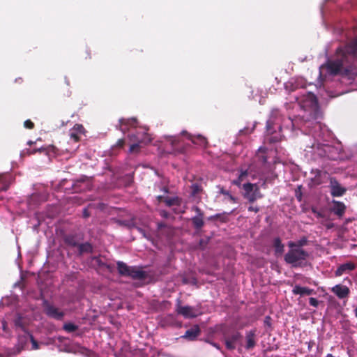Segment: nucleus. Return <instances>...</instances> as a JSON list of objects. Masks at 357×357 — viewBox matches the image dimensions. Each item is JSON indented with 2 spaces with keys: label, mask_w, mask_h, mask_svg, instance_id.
Returning a JSON list of instances; mask_svg holds the SVG:
<instances>
[{
  "label": "nucleus",
  "mask_w": 357,
  "mask_h": 357,
  "mask_svg": "<svg viewBox=\"0 0 357 357\" xmlns=\"http://www.w3.org/2000/svg\"><path fill=\"white\" fill-rule=\"evenodd\" d=\"M82 215H83V217H84V218H89V217L90 216V215H91V214H90V213H89V211H88V209H87V208H84V209L83 210V214H82Z\"/></svg>",
  "instance_id": "nucleus-47"
},
{
  "label": "nucleus",
  "mask_w": 357,
  "mask_h": 357,
  "mask_svg": "<svg viewBox=\"0 0 357 357\" xmlns=\"http://www.w3.org/2000/svg\"><path fill=\"white\" fill-rule=\"evenodd\" d=\"M220 219L222 222H225V218L222 217L221 214H215L208 218L209 220H214Z\"/></svg>",
  "instance_id": "nucleus-38"
},
{
  "label": "nucleus",
  "mask_w": 357,
  "mask_h": 357,
  "mask_svg": "<svg viewBox=\"0 0 357 357\" xmlns=\"http://www.w3.org/2000/svg\"><path fill=\"white\" fill-rule=\"evenodd\" d=\"M45 314L50 318L56 320H62L64 317L65 313L63 311L59 310L54 305L45 300L43 303Z\"/></svg>",
  "instance_id": "nucleus-4"
},
{
  "label": "nucleus",
  "mask_w": 357,
  "mask_h": 357,
  "mask_svg": "<svg viewBox=\"0 0 357 357\" xmlns=\"http://www.w3.org/2000/svg\"><path fill=\"white\" fill-rule=\"evenodd\" d=\"M166 197H163L162 195H159L157 197V199L159 201V202H164V199H165Z\"/></svg>",
  "instance_id": "nucleus-53"
},
{
  "label": "nucleus",
  "mask_w": 357,
  "mask_h": 357,
  "mask_svg": "<svg viewBox=\"0 0 357 357\" xmlns=\"http://www.w3.org/2000/svg\"><path fill=\"white\" fill-rule=\"evenodd\" d=\"M355 268V266L352 263H346L340 266L335 271V276H340L347 271H351Z\"/></svg>",
  "instance_id": "nucleus-21"
},
{
  "label": "nucleus",
  "mask_w": 357,
  "mask_h": 357,
  "mask_svg": "<svg viewBox=\"0 0 357 357\" xmlns=\"http://www.w3.org/2000/svg\"><path fill=\"white\" fill-rule=\"evenodd\" d=\"M208 240H206V239H204V238L200 239V240H199V248H200L202 250H204V249L206 248V245L208 244Z\"/></svg>",
  "instance_id": "nucleus-40"
},
{
  "label": "nucleus",
  "mask_w": 357,
  "mask_h": 357,
  "mask_svg": "<svg viewBox=\"0 0 357 357\" xmlns=\"http://www.w3.org/2000/svg\"><path fill=\"white\" fill-rule=\"evenodd\" d=\"M247 171L242 172L241 174L239 175L238 178L236 180H234L233 181V183L236 185L240 186L241 182L243 181L244 177L247 176Z\"/></svg>",
  "instance_id": "nucleus-33"
},
{
  "label": "nucleus",
  "mask_w": 357,
  "mask_h": 357,
  "mask_svg": "<svg viewBox=\"0 0 357 357\" xmlns=\"http://www.w3.org/2000/svg\"><path fill=\"white\" fill-rule=\"evenodd\" d=\"M213 347H216L217 349H219V346L216 343H213Z\"/></svg>",
  "instance_id": "nucleus-57"
},
{
  "label": "nucleus",
  "mask_w": 357,
  "mask_h": 357,
  "mask_svg": "<svg viewBox=\"0 0 357 357\" xmlns=\"http://www.w3.org/2000/svg\"><path fill=\"white\" fill-rule=\"evenodd\" d=\"M63 329L68 333H73L78 329V326L72 323H67L63 325Z\"/></svg>",
  "instance_id": "nucleus-32"
},
{
  "label": "nucleus",
  "mask_w": 357,
  "mask_h": 357,
  "mask_svg": "<svg viewBox=\"0 0 357 357\" xmlns=\"http://www.w3.org/2000/svg\"><path fill=\"white\" fill-rule=\"evenodd\" d=\"M192 211H195L197 215L191 218V221L194 228L197 230L201 229L204 225V212L197 206L192 208Z\"/></svg>",
  "instance_id": "nucleus-8"
},
{
  "label": "nucleus",
  "mask_w": 357,
  "mask_h": 357,
  "mask_svg": "<svg viewBox=\"0 0 357 357\" xmlns=\"http://www.w3.org/2000/svg\"><path fill=\"white\" fill-rule=\"evenodd\" d=\"M310 255L308 252L300 248H289L284 257V261L291 267H304Z\"/></svg>",
  "instance_id": "nucleus-2"
},
{
  "label": "nucleus",
  "mask_w": 357,
  "mask_h": 357,
  "mask_svg": "<svg viewBox=\"0 0 357 357\" xmlns=\"http://www.w3.org/2000/svg\"><path fill=\"white\" fill-rule=\"evenodd\" d=\"M354 312L356 316H357V308L354 309Z\"/></svg>",
  "instance_id": "nucleus-59"
},
{
  "label": "nucleus",
  "mask_w": 357,
  "mask_h": 357,
  "mask_svg": "<svg viewBox=\"0 0 357 357\" xmlns=\"http://www.w3.org/2000/svg\"><path fill=\"white\" fill-rule=\"evenodd\" d=\"M162 190L165 193H169V188L167 187H163Z\"/></svg>",
  "instance_id": "nucleus-54"
},
{
  "label": "nucleus",
  "mask_w": 357,
  "mask_h": 357,
  "mask_svg": "<svg viewBox=\"0 0 357 357\" xmlns=\"http://www.w3.org/2000/svg\"><path fill=\"white\" fill-rule=\"evenodd\" d=\"M10 185V181L3 178L1 175H0V191H6Z\"/></svg>",
  "instance_id": "nucleus-29"
},
{
  "label": "nucleus",
  "mask_w": 357,
  "mask_h": 357,
  "mask_svg": "<svg viewBox=\"0 0 357 357\" xmlns=\"http://www.w3.org/2000/svg\"><path fill=\"white\" fill-rule=\"evenodd\" d=\"M248 211H254L255 213H257L259 211V208L257 207V206H250L248 207Z\"/></svg>",
  "instance_id": "nucleus-48"
},
{
  "label": "nucleus",
  "mask_w": 357,
  "mask_h": 357,
  "mask_svg": "<svg viewBox=\"0 0 357 357\" xmlns=\"http://www.w3.org/2000/svg\"><path fill=\"white\" fill-rule=\"evenodd\" d=\"M271 317L269 316H267L265 317V320H264V323L268 326L271 325V323H270V321H271Z\"/></svg>",
  "instance_id": "nucleus-51"
},
{
  "label": "nucleus",
  "mask_w": 357,
  "mask_h": 357,
  "mask_svg": "<svg viewBox=\"0 0 357 357\" xmlns=\"http://www.w3.org/2000/svg\"><path fill=\"white\" fill-rule=\"evenodd\" d=\"M24 126L27 129H33L34 123L30 119H27L24 122Z\"/></svg>",
  "instance_id": "nucleus-37"
},
{
  "label": "nucleus",
  "mask_w": 357,
  "mask_h": 357,
  "mask_svg": "<svg viewBox=\"0 0 357 357\" xmlns=\"http://www.w3.org/2000/svg\"><path fill=\"white\" fill-rule=\"evenodd\" d=\"M131 266H128L123 261L117 262V270L119 273L123 276H128Z\"/></svg>",
  "instance_id": "nucleus-23"
},
{
  "label": "nucleus",
  "mask_w": 357,
  "mask_h": 357,
  "mask_svg": "<svg viewBox=\"0 0 357 357\" xmlns=\"http://www.w3.org/2000/svg\"><path fill=\"white\" fill-rule=\"evenodd\" d=\"M176 311L178 314H181L185 318H195L198 314L196 312L195 307L192 306H182L181 301L178 300Z\"/></svg>",
  "instance_id": "nucleus-5"
},
{
  "label": "nucleus",
  "mask_w": 357,
  "mask_h": 357,
  "mask_svg": "<svg viewBox=\"0 0 357 357\" xmlns=\"http://www.w3.org/2000/svg\"><path fill=\"white\" fill-rule=\"evenodd\" d=\"M125 145V140L123 139H119L115 145L116 147L123 148Z\"/></svg>",
  "instance_id": "nucleus-44"
},
{
  "label": "nucleus",
  "mask_w": 357,
  "mask_h": 357,
  "mask_svg": "<svg viewBox=\"0 0 357 357\" xmlns=\"http://www.w3.org/2000/svg\"><path fill=\"white\" fill-rule=\"evenodd\" d=\"M164 202L166 206L170 207L172 206H180L181 204V199L178 197H166L164 199Z\"/></svg>",
  "instance_id": "nucleus-25"
},
{
  "label": "nucleus",
  "mask_w": 357,
  "mask_h": 357,
  "mask_svg": "<svg viewBox=\"0 0 357 357\" xmlns=\"http://www.w3.org/2000/svg\"><path fill=\"white\" fill-rule=\"evenodd\" d=\"M261 160L264 163L266 162H267V157L266 156H262L261 157Z\"/></svg>",
  "instance_id": "nucleus-55"
},
{
  "label": "nucleus",
  "mask_w": 357,
  "mask_h": 357,
  "mask_svg": "<svg viewBox=\"0 0 357 357\" xmlns=\"http://www.w3.org/2000/svg\"><path fill=\"white\" fill-rule=\"evenodd\" d=\"M325 227H326V229H330L334 227V224L332 222H328L325 225Z\"/></svg>",
  "instance_id": "nucleus-50"
},
{
  "label": "nucleus",
  "mask_w": 357,
  "mask_h": 357,
  "mask_svg": "<svg viewBox=\"0 0 357 357\" xmlns=\"http://www.w3.org/2000/svg\"><path fill=\"white\" fill-rule=\"evenodd\" d=\"M191 188V195L195 196L196 195L199 194L200 192H202V186L199 183H192L190 186Z\"/></svg>",
  "instance_id": "nucleus-31"
},
{
  "label": "nucleus",
  "mask_w": 357,
  "mask_h": 357,
  "mask_svg": "<svg viewBox=\"0 0 357 357\" xmlns=\"http://www.w3.org/2000/svg\"><path fill=\"white\" fill-rule=\"evenodd\" d=\"M148 276L146 271H142L140 268L137 266H131L128 277L133 280H145Z\"/></svg>",
  "instance_id": "nucleus-10"
},
{
  "label": "nucleus",
  "mask_w": 357,
  "mask_h": 357,
  "mask_svg": "<svg viewBox=\"0 0 357 357\" xmlns=\"http://www.w3.org/2000/svg\"><path fill=\"white\" fill-rule=\"evenodd\" d=\"M58 149L54 146V145H49L46 147H40L38 149H35L31 151H29V155L35 154L37 152H45L46 153L49 154L50 153H52L53 154H56L58 153Z\"/></svg>",
  "instance_id": "nucleus-17"
},
{
  "label": "nucleus",
  "mask_w": 357,
  "mask_h": 357,
  "mask_svg": "<svg viewBox=\"0 0 357 357\" xmlns=\"http://www.w3.org/2000/svg\"><path fill=\"white\" fill-rule=\"evenodd\" d=\"M242 338L239 332H236L225 338V346L228 350H234L236 348V343Z\"/></svg>",
  "instance_id": "nucleus-12"
},
{
  "label": "nucleus",
  "mask_w": 357,
  "mask_h": 357,
  "mask_svg": "<svg viewBox=\"0 0 357 357\" xmlns=\"http://www.w3.org/2000/svg\"><path fill=\"white\" fill-rule=\"evenodd\" d=\"M34 143H35V142H32V141H29V142H28V144H29V145H30V146H31V145H32V144H34Z\"/></svg>",
  "instance_id": "nucleus-58"
},
{
  "label": "nucleus",
  "mask_w": 357,
  "mask_h": 357,
  "mask_svg": "<svg viewBox=\"0 0 357 357\" xmlns=\"http://www.w3.org/2000/svg\"><path fill=\"white\" fill-rule=\"evenodd\" d=\"M220 192L224 195H227V197H228V199L230 202H231L233 203L237 202V199L235 197H234L233 195H231L227 190L222 189L220 190Z\"/></svg>",
  "instance_id": "nucleus-34"
},
{
  "label": "nucleus",
  "mask_w": 357,
  "mask_h": 357,
  "mask_svg": "<svg viewBox=\"0 0 357 357\" xmlns=\"http://www.w3.org/2000/svg\"><path fill=\"white\" fill-rule=\"evenodd\" d=\"M307 243V238L306 236H303L297 241H289L288 243V247L289 248H302V247L306 245Z\"/></svg>",
  "instance_id": "nucleus-24"
},
{
  "label": "nucleus",
  "mask_w": 357,
  "mask_h": 357,
  "mask_svg": "<svg viewBox=\"0 0 357 357\" xmlns=\"http://www.w3.org/2000/svg\"><path fill=\"white\" fill-rule=\"evenodd\" d=\"M167 142L172 146V147L178 151H181L180 147L181 140L177 136H170L167 137Z\"/></svg>",
  "instance_id": "nucleus-26"
},
{
  "label": "nucleus",
  "mask_w": 357,
  "mask_h": 357,
  "mask_svg": "<svg viewBox=\"0 0 357 357\" xmlns=\"http://www.w3.org/2000/svg\"><path fill=\"white\" fill-rule=\"evenodd\" d=\"M70 137L75 142H77L80 140L79 135L72 129L70 130Z\"/></svg>",
  "instance_id": "nucleus-36"
},
{
  "label": "nucleus",
  "mask_w": 357,
  "mask_h": 357,
  "mask_svg": "<svg viewBox=\"0 0 357 357\" xmlns=\"http://www.w3.org/2000/svg\"><path fill=\"white\" fill-rule=\"evenodd\" d=\"M301 186H299L298 188V190H296V197L299 202H301L302 199V193L301 192Z\"/></svg>",
  "instance_id": "nucleus-43"
},
{
  "label": "nucleus",
  "mask_w": 357,
  "mask_h": 357,
  "mask_svg": "<svg viewBox=\"0 0 357 357\" xmlns=\"http://www.w3.org/2000/svg\"><path fill=\"white\" fill-rule=\"evenodd\" d=\"M357 38H354L350 43L339 47L335 52L334 59L328 60L321 66L330 75H342L352 77L356 74Z\"/></svg>",
  "instance_id": "nucleus-1"
},
{
  "label": "nucleus",
  "mask_w": 357,
  "mask_h": 357,
  "mask_svg": "<svg viewBox=\"0 0 357 357\" xmlns=\"http://www.w3.org/2000/svg\"><path fill=\"white\" fill-rule=\"evenodd\" d=\"M137 123L136 118H130V119H119V125L118 126L119 129L122 132H125L128 129L129 126H135Z\"/></svg>",
  "instance_id": "nucleus-14"
},
{
  "label": "nucleus",
  "mask_w": 357,
  "mask_h": 357,
  "mask_svg": "<svg viewBox=\"0 0 357 357\" xmlns=\"http://www.w3.org/2000/svg\"><path fill=\"white\" fill-rule=\"evenodd\" d=\"M31 343H32L33 349H38V342H36V340L33 338V337L32 335H31Z\"/></svg>",
  "instance_id": "nucleus-45"
},
{
  "label": "nucleus",
  "mask_w": 357,
  "mask_h": 357,
  "mask_svg": "<svg viewBox=\"0 0 357 357\" xmlns=\"http://www.w3.org/2000/svg\"><path fill=\"white\" fill-rule=\"evenodd\" d=\"M312 173L314 174V177L312 178V182L314 185H320L323 183L321 175L322 172L319 169L312 170Z\"/></svg>",
  "instance_id": "nucleus-27"
},
{
  "label": "nucleus",
  "mask_w": 357,
  "mask_h": 357,
  "mask_svg": "<svg viewBox=\"0 0 357 357\" xmlns=\"http://www.w3.org/2000/svg\"><path fill=\"white\" fill-rule=\"evenodd\" d=\"M310 98L311 100L312 104H317V98L314 95H310Z\"/></svg>",
  "instance_id": "nucleus-49"
},
{
  "label": "nucleus",
  "mask_w": 357,
  "mask_h": 357,
  "mask_svg": "<svg viewBox=\"0 0 357 357\" xmlns=\"http://www.w3.org/2000/svg\"><path fill=\"white\" fill-rule=\"evenodd\" d=\"M331 291L340 298L347 297L349 293V288L342 284L335 285L332 288Z\"/></svg>",
  "instance_id": "nucleus-15"
},
{
  "label": "nucleus",
  "mask_w": 357,
  "mask_h": 357,
  "mask_svg": "<svg viewBox=\"0 0 357 357\" xmlns=\"http://www.w3.org/2000/svg\"><path fill=\"white\" fill-rule=\"evenodd\" d=\"M257 184H252L251 183H247L243 184V188L245 190L244 195H247L251 192H253L255 189L256 188Z\"/></svg>",
  "instance_id": "nucleus-30"
},
{
  "label": "nucleus",
  "mask_w": 357,
  "mask_h": 357,
  "mask_svg": "<svg viewBox=\"0 0 357 357\" xmlns=\"http://www.w3.org/2000/svg\"><path fill=\"white\" fill-rule=\"evenodd\" d=\"M200 333L201 330L199 326L198 325H194L191 328L187 330L181 337L189 341H195Z\"/></svg>",
  "instance_id": "nucleus-11"
},
{
  "label": "nucleus",
  "mask_w": 357,
  "mask_h": 357,
  "mask_svg": "<svg viewBox=\"0 0 357 357\" xmlns=\"http://www.w3.org/2000/svg\"><path fill=\"white\" fill-rule=\"evenodd\" d=\"M259 194H260V192H259H259H256V195H257V196H261Z\"/></svg>",
  "instance_id": "nucleus-60"
},
{
  "label": "nucleus",
  "mask_w": 357,
  "mask_h": 357,
  "mask_svg": "<svg viewBox=\"0 0 357 357\" xmlns=\"http://www.w3.org/2000/svg\"><path fill=\"white\" fill-rule=\"evenodd\" d=\"M65 245L71 248H77L79 244L78 236L77 234H66L63 236Z\"/></svg>",
  "instance_id": "nucleus-13"
},
{
  "label": "nucleus",
  "mask_w": 357,
  "mask_h": 357,
  "mask_svg": "<svg viewBox=\"0 0 357 357\" xmlns=\"http://www.w3.org/2000/svg\"><path fill=\"white\" fill-rule=\"evenodd\" d=\"M92 260L95 261L98 266H102L105 265V264L102 261L100 258L99 257H93L92 258Z\"/></svg>",
  "instance_id": "nucleus-42"
},
{
  "label": "nucleus",
  "mask_w": 357,
  "mask_h": 357,
  "mask_svg": "<svg viewBox=\"0 0 357 357\" xmlns=\"http://www.w3.org/2000/svg\"><path fill=\"white\" fill-rule=\"evenodd\" d=\"M255 332L253 331H250L246 333V345L245 348L248 350H250L255 347L256 342L255 340Z\"/></svg>",
  "instance_id": "nucleus-19"
},
{
  "label": "nucleus",
  "mask_w": 357,
  "mask_h": 357,
  "mask_svg": "<svg viewBox=\"0 0 357 357\" xmlns=\"http://www.w3.org/2000/svg\"><path fill=\"white\" fill-rule=\"evenodd\" d=\"M313 289H311L308 287H301L299 285H296L293 290H292V292L295 295H301V296H303V295H312L313 294Z\"/></svg>",
  "instance_id": "nucleus-20"
},
{
  "label": "nucleus",
  "mask_w": 357,
  "mask_h": 357,
  "mask_svg": "<svg viewBox=\"0 0 357 357\" xmlns=\"http://www.w3.org/2000/svg\"><path fill=\"white\" fill-rule=\"evenodd\" d=\"M15 325L17 327H20L21 328H24V326H23V324H22V317L20 316H18L15 319Z\"/></svg>",
  "instance_id": "nucleus-39"
},
{
  "label": "nucleus",
  "mask_w": 357,
  "mask_h": 357,
  "mask_svg": "<svg viewBox=\"0 0 357 357\" xmlns=\"http://www.w3.org/2000/svg\"><path fill=\"white\" fill-rule=\"evenodd\" d=\"M166 227V224L165 222H159L158 223V228L159 229H161L162 228H164Z\"/></svg>",
  "instance_id": "nucleus-52"
},
{
  "label": "nucleus",
  "mask_w": 357,
  "mask_h": 357,
  "mask_svg": "<svg viewBox=\"0 0 357 357\" xmlns=\"http://www.w3.org/2000/svg\"><path fill=\"white\" fill-rule=\"evenodd\" d=\"M130 141L132 142L129 149L131 153H139L141 144H147L151 142L150 135L145 132H137L129 135Z\"/></svg>",
  "instance_id": "nucleus-3"
},
{
  "label": "nucleus",
  "mask_w": 357,
  "mask_h": 357,
  "mask_svg": "<svg viewBox=\"0 0 357 357\" xmlns=\"http://www.w3.org/2000/svg\"><path fill=\"white\" fill-rule=\"evenodd\" d=\"M309 303L313 307H317L319 305V301L317 298L311 297L309 298Z\"/></svg>",
  "instance_id": "nucleus-41"
},
{
  "label": "nucleus",
  "mask_w": 357,
  "mask_h": 357,
  "mask_svg": "<svg viewBox=\"0 0 357 357\" xmlns=\"http://www.w3.org/2000/svg\"><path fill=\"white\" fill-rule=\"evenodd\" d=\"M72 130L77 132L79 135L83 134L84 132V128L82 124H75Z\"/></svg>",
  "instance_id": "nucleus-35"
},
{
  "label": "nucleus",
  "mask_w": 357,
  "mask_h": 357,
  "mask_svg": "<svg viewBox=\"0 0 357 357\" xmlns=\"http://www.w3.org/2000/svg\"><path fill=\"white\" fill-rule=\"evenodd\" d=\"M160 215L164 218H168L169 216V213L166 211H161Z\"/></svg>",
  "instance_id": "nucleus-46"
},
{
  "label": "nucleus",
  "mask_w": 357,
  "mask_h": 357,
  "mask_svg": "<svg viewBox=\"0 0 357 357\" xmlns=\"http://www.w3.org/2000/svg\"><path fill=\"white\" fill-rule=\"evenodd\" d=\"M256 192H259V187L258 186H256V188L255 189L253 192H251V193H249V194H247V195H244V197L245 199H247L249 201V202L253 203L258 198H261V196H257L256 195Z\"/></svg>",
  "instance_id": "nucleus-28"
},
{
  "label": "nucleus",
  "mask_w": 357,
  "mask_h": 357,
  "mask_svg": "<svg viewBox=\"0 0 357 357\" xmlns=\"http://www.w3.org/2000/svg\"><path fill=\"white\" fill-rule=\"evenodd\" d=\"M267 128V134L265 137V141L268 142L269 144H275L277 143L282 139V135L280 132H278L276 131H273V125L272 123L268 121L266 123Z\"/></svg>",
  "instance_id": "nucleus-7"
},
{
  "label": "nucleus",
  "mask_w": 357,
  "mask_h": 357,
  "mask_svg": "<svg viewBox=\"0 0 357 357\" xmlns=\"http://www.w3.org/2000/svg\"><path fill=\"white\" fill-rule=\"evenodd\" d=\"M181 135L186 136L194 144L198 145L202 148L206 149L208 146L207 139L202 135H192L188 133L186 130H183L181 132Z\"/></svg>",
  "instance_id": "nucleus-6"
},
{
  "label": "nucleus",
  "mask_w": 357,
  "mask_h": 357,
  "mask_svg": "<svg viewBox=\"0 0 357 357\" xmlns=\"http://www.w3.org/2000/svg\"><path fill=\"white\" fill-rule=\"evenodd\" d=\"M329 187L331 188V194L333 197L342 196L346 192V189L342 187L335 178H331Z\"/></svg>",
  "instance_id": "nucleus-9"
},
{
  "label": "nucleus",
  "mask_w": 357,
  "mask_h": 357,
  "mask_svg": "<svg viewBox=\"0 0 357 357\" xmlns=\"http://www.w3.org/2000/svg\"><path fill=\"white\" fill-rule=\"evenodd\" d=\"M84 179L77 180V183L75 184V185H76L77 183H79V182H84Z\"/></svg>",
  "instance_id": "nucleus-56"
},
{
  "label": "nucleus",
  "mask_w": 357,
  "mask_h": 357,
  "mask_svg": "<svg viewBox=\"0 0 357 357\" xmlns=\"http://www.w3.org/2000/svg\"><path fill=\"white\" fill-rule=\"evenodd\" d=\"M273 247L276 257L282 255L284 252V245L282 243L280 237H276L273 239Z\"/></svg>",
  "instance_id": "nucleus-16"
},
{
  "label": "nucleus",
  "mask_w": 357,
  "mask_h": 357,
  "mask_svg": "<svg viewBox=\"0 0 357 357\" xmlns=\"http://www.w3.org/2000/svg\"><path fill=\"white\" fill-rule=\"evenodd\" d=\"M345 206L342 202L333 201L331 211L337 215L341 217L345 211Z\"/></svg>",
  "instance_id": "nucleus-18"
},
{
  "label": "nucleus",
  "mask_w": 357,
  "mask_h": 357,
  "mask_svg": "<svg viewBox=\"0 0 357 357\" xmlns=\"http://www.w3.org/2000/svg\"><path fill=\"white\" fill-rule=\"evenodd\" d=\"M77 249L79 255H82L84 253H92L93 250V245L89 242L79 243Z\"/></svg>",
  "instance_id": "nucleus-22"
}]
</instances>
